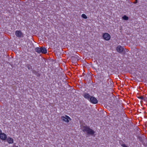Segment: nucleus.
<instances>
[{
	"label": "nucleus",
	"instance_id": "nucleus-1",
	"mask_svg": "<svg viewBox=\"0 0 147 147\" xmlns=\"http://www.w3.org/2000/svg\"><path fill=\"white\" fill-rule=\"evenodd\" d=\"M81 127L83 131L84 132H86L88 134L92 136L94 135L95 131L90 129L89 127L86 125H82L81 126Z\"/></svg>",
	"mask_w": 147,
	"mask_h": 147
},
{
	"label": "nucleus",
	"instance_id": "nucleus-8",
	"mask_svg": "<svg viewBox=\"0 0 147 147\" xmlns=\"http://www.w3.org/2000/svg\"><path fill=\"white\" fill-rule=\"evenodd\" d=\"M84 97L89 100L91 96H90L88 94L85 93L84 94Z\"/></svg>",
	"mask_w": 147,
	"mask_h": 147
},
{
	"label": "nucleus",
	"instance_id": "nucleus-3",
	"mask_svg": "<svg viewBox=\"0 0 147 147\" xmlns=\"http://www.w3.org/2000/svg\"><path fill=\"white\" fill-rule=\"evenodd\" d=\"M16 35L19 38H22L24 37V34L20 30H16L15 32Z\"/></svg>",
	"mask_w": 147,
	"mask_h": 147
},
{
	"label": "nucleus",
	"instance_id": "nucleus-18",
	"mask_svg": "<svg viewBox=\"0 0 147 147\" xmlns=\"http://www.w3.org/2000/svg\"><path fill=\"white\" fill-rule=\"evenodd\" d=\"M125 51H126V52H127L128 51V50L127 49H125Z\"/></svg>",
	"mask_w": 147,
	"mask_h": 147
},
{
	"label": "nucleus",
	"instance_id": "nucleus-5",
	"mask_svg": "<svg viewBox=\"0 0 147 147\" xmlns=\"http://www.w3.org/2000/svg\"><path fill=\"white\" fill-rule=\"evenodd\" d=\"M103 37L105 40H108L110 39L111 37L108 33H106L103 34Z\"/></svg>",
	"mask_w": 147,
	"mask_h": 147
},
{
	"label": "nucleus",
	"instance_id": "nucleus-7",
	"mask_svg": "<svg viewBox=\"0 0 147 147\" xmlns=\"http://www.w3.org/2000/svg\"><path fill=\"white\" fill-rule=\"evenodd\" d=\"M0 138L2 140H5L7 138V136L4 133H1L0 134Z\"/></svg>",
	"mask_w": 147,
	"mask_h": 147
},
{
	"label": "nucleus",
	"instance_id": "nucleus-10",
	"mask_svg": "<svg viewBox=\"0 0 147 147\" xmlns=\"http://www.w3.org/2000/svg\"><path fill=\"white\" fill-rule=\"evenodd\" d=\"M41 53H42L45 54L47 53V50L45 48L42 47H41Z\"/></svg>",
	"mask_w": 147,
	"mask_h": 147
},
{
	"label": "nucleus",
	"instance_id": "nucleus-2",
	"mask_svg": "<svg viewBox=\"0 0 147 147\" xmlns=\"http://www.w3.org/2000/svg\"><path fill=\"white\" fill-rule=\"evenodd\" d=\"M116 50L119 53L125 55L126 53V51L124 48L121 46L119 45L116 48Z\"/></svg>",
	"mask_w": 147,
	"mask_h": 147
},
{
	"label": "nucleus",
	"instance_id": "nucleus-9",
	"mask_svg": "<svg viewBox=\"0 0 147 147\" xmlns=\"http://www.w3.org/2000/svg\"><path fill=\"white\" fill-rule=\"evenodd\" d=\"M7 140L9 144H12L13 143V139L11 138H8Z\"/></svg>",
	"mask_w": 147,
	"mask_h": 147
},
{
	"label": "nucleus",
	"instance_id": "nucleus-12",
	"mask_svg": "<svg viewBox=\"0 0 147 147\" xmlns=\"http://www.w3.org/2000/svg\"><path fill=\"white\" fill-rule=\"evenodd\" d=\"M26 66L27 67L28 69H30L32 68V66L30 65V64H27L26 65Z\"/></svg>",
	"mask_w": 147,
	"mask_h": 147
},
{
	"label": "nucleus",
	"instance_id": "nucleus-4",
	"mask_svg": "<svg viewBox=\"0 0 147 147\" xmlns=\"http://www.w3.org/2000/svg\"><path fill=\"white\" fill-rule=\"evenodd\" d=\"M61 119L64 121H65L67 123L69 122L68 119L70 120V118L67 115H65V116H62L61 117Z\"/></svg>",
	"mask_w": 147,
	"mask_h": 147
},
{
	"label": "nucleus",
	"instance_id": "nucleus-13",
	"mask_svg": "<svg viewBox=\"0 0 147 147\" xmlns=\"http://www.w3.org/2000/svg\"><path fill=\"white\" fill-rule=\"evenodd\" d=\"M122 18L125 20H127L128 19V17L127 16L125 15L122 17Z\"/></svg>",
	"mask_w": 147,
	"mask_h": 147
},
{
	"label": "nucleus",
	"instance_id": "nucleus-6",
	"mask_svg": "<svg viewBox=\"0 0 147 147\" xmlns=\"http://www.w3.org/2000/svg\"><path fill=\"white\" fill-rule=\"evenodd\" d=\"M89 100L91 102L94 104H96L98 102L97 99L95 97L92 96H91Z\"/></svg>",
	"mask_w": 147,
	"mask_h": 147
},
{
	"label": "nucleus",
	"instance_id": "nucleus-17",
	"mask_svg": "<svg viewBox=\"0 0 147 147\" xmlns=\"http://www.w3.org/2000/svg\"><path fill=\"white\" fill-rule=\"evenodd\" d=\"M137 2H138L137 0H135V2H134V3L135 4H136V3H137Z\"/></svg>",
	"mask_w": 147,
	"mask_h": 147
},
{
	"label": "nucleus",
	"instance_id": "nucleus-19",
	"mask_svg": "<svg viewBox=\"0 0 147 147\" xmlns=\"http://www.w3.org/2000/svg\"><path fill=\"white\" fill-rule=\"evenodd\" d=\"M1 130L0 129V134H1Z\"/></svg>",
	"mask_w": 147,
	"mask_h": 147
},
{
	"label": "nucleus",
	"instance_id": "nucleus-20",
	"mask_svg": "<svg viewBox=\"0 0 147 147\" xmlns=\"http://www.w3.org/2000/svg\"><path fill=\"white\" fill-rule=\"evenodd\" d=\"M13 147H18V146H16V145H15L14 146H13Z\"/></svg>",
	"mask_w": 147,
	"mask_h": 147
},
{
	"label": "nucleus",
	"instance_id": "nucleus-11",
	"mask_svg": "<svg viewBox=\"0 0 147 147\" xmlns=\"http://www.w3.org/2000/svg\"><path fill=\"white\" fill-rule=\"evenodd\" d=\"M35 51L36 52H37L38 53H41V47H36L35 49Z\"/></svg>",
	"mask_w": 147,
	"mask_h": 147
},
{
	"label": "nucleus",
	"instance_id": "nucleus-15",
	"mask_svg": "<svg viewBox=\"0 0 147 147\" xmlns=\"http://www.w3.org/2000/svg\"><path fill=\"white\" fill-rule=\"evenodd\" d=\"M138 98H139L141 99V100H145L144 99L143 96H140L139 97H138Z\"/></svg>",
	"mask_w": 147,
	"mask_h": 147
},
{
	"label": "nucleus",
	"instance_id": "nucleus-16",
	"mask_svg": "<svg viewBox=\"0 0 147 147\" xmlns=\"http://www.w3.org/2000/svg\"><path fill=\"white\" fill-rule=\"evenodd\" d=\"M121 146L123 147H128L127 146H126L125 144H122L121 145Z\"/></svg>",
	"mask_w": 147,
	"mask_h": 147
},
{
	"label": "nucleus",
	"instance_id": "nucleus-14",
	"mask_svg": "<svg viewBox=\"0 0 147 147\" xmlns=\"http://www.w3.org/2000/svg\"><path fill=\"white\" fill-rule=\"evenodd\" d=\"M82 17L86 19L87 18V17L86 16V15L84 14H83L82 15Z\"/></svg>",
	"mask_w": 147,
	"mask_h": 147
}]
</instances>
